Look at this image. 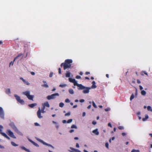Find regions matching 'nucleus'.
<instances>
[{
  "mask_svg": "<svg viewBox=\"0 0 152 152\" xmlns=\"http://www.w3.org/2000/svg\"><path fill=\"white\" fill-rule=\"evenodd\" d=\"M92 132L96 135H98L99 134V132L98 131V129H97L93 130Z\"/></svg>",
  "mask_w": 152,
  "mask_h": 152,
  "instance_id": "nucleus-16",
  "label": "nucleus"
},
{
  "mask_svg": "<svg viewBox=\"0 0 152 152\" xmlns=\"http://www.w3.org/2000/svg\"><path fill=\"white\" fill-rule=\"evenodd\" d=\"M79 138L78 137H76L74 138V139L75 140H78Z\"/></svg>",
  "mask_w": 152,
  "mask_h": 152,
  "instance_id": "nucleus-63",
  "label": "nucleus"
},
{
  "mask_svg": "<svg viewBox=\"0 0 152 152\" xmlns=\"http://www.w3.org/2000/svg\"><path fill=\"white\" fill-rule=\"evenodd\" d=\"M34 125L35 126H40V125L37 123H35Z\"/></svg>",
  "mask_w": 152,
  "mask_h": 152,
  "instance_id": "nucleus-42",
  "label": "nucleus"
},
{
  "mask_svg": "<svg viewBox=\"0 0 152 152\" xmlns=\"http://www.w3.org/2000/svg\"><path fill=\"white\" fill-rule=\"evenodd\" d=\"M4 148H5L4 146L0 145V148L4 149Z\"/></svg>",
  "mask_w": 152,
  "mask_h": 152,
  "instance_id": "nucleus-53",
  "label": "nucleus"
},
{
  "mask_svg": "<svg viewBox=\"0 0 152 152\" xmlns=\"http://www.w3.org/2000/svg\"><path fill=\"white\" fill-rule=\"evenodd\" d=\"M53 73L52 72H51L50 73V75H49V77H52L53 76Z\"/></svg>",
  "mask_w": 152,
  "mask_h": 152,
  "instance_id": "nucleus-48",
  "label": "nucleus"
},
{
  "mask_svg": "<svg viewBox=\"0 0 152 152\" xmlns=\"http://www.w3.org/2000/svg\"><path fill=\"white\" fill-rule=\"evenodd\" d=\"M141 94L142 95L145 96L146 94V92L144 90H142L141 91Z\"/></svg>",
  "mask_w": 152,
  "mask_h": 152,
  "instance_id": "nucleus-29",
  "label": "nucleus"
},
{
  "mask_svg": "<svg viewBox=\"0 0 152 152\" xmlns=\"http://www.w3.org/2000/svg\"><path fill=\"white\" fill-rule=\"evenodd\" d=\"M70 115V112H68L65 114V116H69Z\"/></svg>",
  "mask_w": 152,
  "mask_h": 152,
  "instance_id": "nucleus-38",
  "label": "nucleus"
},
{
  "mask_svg": "<svg viewBox=\"0 0 152 152\" xmlns=\"http://www.w3.org/2000/svg\"><path fill=\"white\" fill-rule=\"evenodd\" d=\"M23 82L25 84L27 85H29L30 84V83L28 82V81H27L26 80H23Z\"/></svg>",
  "mask_w": 152,
  "mask_h": 152,
  "instance_id": "nucleus-25",
  "label": "nucleus"
},
{
  "mask_svg": "<svg viewBox=\"0 0 152 152\" xmlns=\"http://www.w3.org/2000/svg\"><path fill=\"white\" fill-rule=\"evenodd\" d=\"M28 140L31 142L32 144H33L35 146H36L37 147H39V145L37 144V143H35V142H34L33 141L31 140V139H28Z\"/></svg>",
  "mask_w": 152,
  "mask_h": 152,
  "instance_id": "nucleus-14",
  "label": "nucleus"
},
{
  "mask_svg": "<svg viewBox=\"0 0 152 152\" xmlns=\"http://www.w3.org/2000/svg\"><path fill=\"white\" fill-rule=\"evenodd\" d=\"M6 93L8 95H10L11 94V91L9 88H7L6 91Z\"/></svg>",
  "mask_w": 152,
  "mask_h": 152,
  "instance_id": "nucleus-21",
  "label": "nucleus"
},
{
  "mask_svg": "<svg viewBox=\"0 0 152 152\" xmlns=\"http://www.w3.org/2000/svg\"><path fill=\"white\" fill-rule=\"evenodd\" d=\"M37 105V104L36 103H35L31 104H30L28 105V106L31 107H34L36 106Z\"/></svg>",
  "mask_w": 152,
  "mask_h": 152,
  "instance_id": "nucleus-23",
  "label": "nucleus"
},
{
  "mask_svg": "<svg viewBox=\"0 0 152 152\" xmlns=\"http://www.w3.org/2000/svg\"><path fill=\"white\" fill-rule=\"evenodd\" d=\"M134 95L133 94H132V95L131 96L130 98V100L131 101L132 99H133L134 98Z\"/></svg>",
  "mask_w": 152,
  "mask_h": 152,
  "instance_id": "nucleus-35",
  "label": "nucleus"
},
{
  "mask_svg": "<svg viewBox=\"0 0 152 152\" xmlns=\"http://www.w3.org/2000/svg\"><path fill=\"white\" fill-rule=\"evenodd\" d=\"M64 104L63 102H61L59 104V106L60 107H64Z\"/></svg>",
  "mask_w": 152,
  "mask_h": 152,
  "instance_id": "nucleus-32",
  "label": "nucleus"
},
{
  "mask_svg": "<svg viewBox=\"0 0 152 152\" xmlns=\"http://www.w3.org/2000/svg\"><path fill=\"white\" fill-rule=\"evenodd\" d=\"M140 89V90H142L143 89V87L140 85L139 86Z\"/></svg>",
  "mask_w": 152,
  "mask_h": 152,
  "instance_id": "nucleus-52",
  "label": "nucleus"
},
{
  "mask_svg": "<svg viewBox=\"0 0 152 152\" xmlns=\"http://www.w3.org/2000/svg\"><path fill=\"white\" fill-rule=\"evenodd\" d=\"M67 86V84H61L59 85V86L61 88H64Z\"/></svg>",
  "mask_w": 152,
  "mask_h": 152,
  "instance_id": "nucleus-27",
  "label": "nucleus"
},
{
  "mask_svg": "<svg viewBox=\"0 0 152 152\" xmlns=\"http://www.w3.org/2000/svg\"><path fill=\"white\" fill-rule=\"evenodd\" d=\"M0 117L2 119H4V113L3 108L0 107Z\"/></svg>",
  "mask_w": 152,
  "mask_h": 152,
  "instance_id": "nucleus-11",
  "label": "nucleus"
},
{
  "mask_svg": "<svg viewBox=\"0 0 152 152\" xmlns=\"http://www.w3.org/2000/svg\"><path fill=\"white\" fill-rule=\"evenodd\" d=\"M9 125L18 134L21 136L23 135L22 133L18 130L17 128L15 126L14 123L11 122L9 124Z\"/></svg>",
  "mask_w": 152,
  "mask_h": 152,
  "instance_id": "nucleus-3",
  "label": "nucleus"
},
{
  "mask_svg": "<svg viewBox=\"0 0 152 152\" xmlns=\"http://www.w3.org/2000/svg\"><path fill=\"white\" fill-rule=\"evenodd\" d=\"M69 81L71 83H74V86H76L77 87L78 86V85L80 84H79L77 83V81L74 79L72 78H69Z\"/></svg>",
  "mask_w": 152,
  "mask_h": 152,
  "instance_id": "nucleus-12",
  "label": "nucleus"
},
{
  "mask_svg": "<svg viewBox=\"0 0 152 152\" xmlns=\"http://www.w3.org/2000/svg\"><path fill=\"white\" fill-rule=\"evenodd\" d=\"M59 95L58 93H56L51 94L50 95L48 96L47 97V98L48 100H50L52 99H54L56 98V96H58Z\"/></svg>",
  "mask_w": 152,
  "mask_h": 152,
  "instance_id": "nucleus-5",
  "label": "nucleus"
},
{
  "mask_svg": "<svg viewBox=\"0 0 152 152\" xmlns=\"http://www.w3.org/2000/svg\"><path fill=\"white\" fill-rule=\"evenodd\" d=\"M20 80H22L23 82V80H25V79H23V78L22 77H20Z\"/></svg>",
  "mask_w": 152,
  "mask_h": 152,
  "instance_id": "nucleus-62",
  "label": "nucleus"
},
{
  "mask_svg": "<svg viewBox=\"0 0 152 152\" xmlns=\"http://www.w3.org/2000/svg\"><path fill=\"white\" fill-rule=\"evenodd\" d=\"M43 82L45 84L43 85H42V86L45 88H48V85L47 84L46 81H43Z\"/></svg>",
  "mask_w": 152,
  "mask_h": 152,
  "instance_id": "nucleus-20",
  "label": "nucleus"
},
{
  "mask_svg": "<svg viewBox=\"0 0 152 152\" xmlns=\"http://www.w3.org/2000/svg\"><path fill=\"white\" fill-rule=\"evenodd\" d=\"M62 122L64 124H65L66 122V120H63L62 121Z\"/></svg>",
  "mask_w": 152,
  "mask_h": 152,
  "instance_id": "nucleus-58",
  "label": "nucleus"
},
{
  "mask_svg": "<svg viewBox=\"0 0 152 152\" xmlns=\"http://www.w3.org/2000/svg\"><path fill=\"white\" fill-rule=\"evenodd\" d=\"M108 125L109 126H110V127H112V125L110 123H109L108 124Z\"/></svg>",
  "mask_w": 152,
  "mask_h": 152,
  "instance_id": "nucleus-54",
  "label": "nucleus"
},
{
  "mask_svg": "<svg viewBox=\"0 0 152 152\" xmlns=\"http://www.w3.org/2000/svg\"><path fill=\"white\" fill-rule=\"evenodd\" d=\"M58 73L59 74L61 73V69L60 68L58 69Z\"/></svg>",
  "mask_w": 152,
  "mask_h": 152,
  "instance_id": "nucleus-51",
  "label": "nucleus"
},
{
  "mask_svg": "<svg viewBox=\"0 0 152 152\" xmlns=\"http://www.w3.org/2000/svg\"><path fill=\"white\" fill-rule=\"evenodd\" d=\"M4 127L2 125H0V134L2 136L6 137L8 140H10V138L5 133L2 132Z\"/></svg>",
  "mask_w": 152,
  "mask_h": 152,
  "instance_id": "nucleus-9",
  "label": "nucleus"
},
{
  "mask_svg": "<svg viewBox=\"0 0 152 152\" xmlns=\"http://www.w3.org/2000/svg\"><path fill=\"white\" fill-rule=\"evenodd\" d=\"M36 138V139L39 142H40L41 143H42L43 145H47V146H48L49 147H50L52 148L53 149H54V147L53 146H52V145H51L50 144H49L48 143H47L45 142L42 140H41V139H39V138Z\"/></svg>",
  "mask_w": 152,
  "mask_h": 152,
  "instance_id": "nucleus-6",
  "label": "nucleus"
},
{
  "mask_svg": "<svg viewBox=\"0 0 152 152\" xmlns=\"http://www.w3.org/2000/svg\"><path fill=\"white\" fill-rule=\"evenodd\" d=\"M91 107V105H89L88 107H87V108L88 109H90Z\"/></svg>",
  "mask_w": 152,
  "mask_h": 152,
  "instance_id": "nucleus-61",
  "label": "nucleus"
},
{
  "mask_svg": "<svg viewBox=\"0 0 152 152\" xmlns=\"http://www.w3.org/2000/svg\"><path fill=\"white\" fill-rule=\"evenodd\" d=\"M131 152H140V151L139 150H135L133 149L132 150Z\"/></svg>",
  "mask_w": 152,
  "mask_h": 152,
  "instance_id": "nucleus-33",
  "label": "nucleus"
},
{
  "mask_svg": "<svg viewBox=\"0 0 152 152\" xmlns=\"http://www.w3.org/2000/svg\"><path fill=\"white\" fill-rule=\"evenodd\" d=\"M11 144L12 145L15 147L18 146V145L17 144H16L15 142H11Z\"/></svg>",
  "mask_w": 152,
  "mask_h": 152,
  "instance_id": "nucleus-28",
  "label": "nucleus"
},
{
  "mask_svg": "<svg viewBox=\"0 0 152 152\" xmlns=\"http://www.w3.org/2000/svg\"><path fill=\"white\" fill-rule=\"evenodd\" d=\"M71 128L72 129L74 128V129H77V126L74 124H73L72 125V126H71Z\"/></svg>",
  "mask_w": 152,
  "mask_h": 152,
  "instance_id": "nucleus-30",
  "label": "nucleus"
},
{
  "mask_svg": "<svg viewBox=\"0 0 152 152\" xmlns=\"http://www.w3.org/2000/svg\"><path fill=\"white\" fill-rule=\"evenodd\" d=\"M70 102V101L68 99H66L65 100V102L66 103H69Z\"/></svg>",
  "mask_w": 152,
  "mask_h": 152,
  "instance_id": "nucleus-39",
  "label": "nucleus"
},
{
  "mask_svg": "<svg viewBox=\"0 0 152 152\" xmlns=\"http://www.w3.org/2000/svg\"><path fill=\"white\" fill-rule=\"evenodd\" d=\"M147 108L148 111L152 112V109L150 106H148L147 107Z\"/></svg>",
  "mask_w": 152,
  "mask_h": 152,
  "instance_id": "nucleus-31",
  "label": "nucleus"
},
{
  "mask_svg": "<svg viewBox=\"0 0 152 152\" xmlns=\"http://www.w3.org/2000/svg\"><path fill=\"white\" fill-rule=\"evenodd\" d=\"M110 108L108 107L105 109V110L106 111H110Z\"/></svg>",
  "mask_w": 152,
  "mask_h": 152,
  "instance_id": "nucleus-40",
  "label": "nucleus"
},
{
  "mask_svg": "<svg viewBox=\"0 0 152 152\" xmlns=\"http://www.w3.org/2000/svg\"><path fill=\"white\" fill-rule=\"evenodd\" d=\"M92 85L91 88H96V86L95 85L96 83L95 81H93L92 82Z\"/></svg>",
  "mask_w": 152,
  "mask_h": 152,
  "instance_id": "nucleus-19",
  "label": "nucleus"
},
{
  "mask_svg": "<svg viewBox=\"0 0 152 152\" xmlns=\"http://www.w3.org/2000/svg\"><path fill=\"white\" fill-rule=\"evenodd\" d=\"M31 74L32 75H35V73L34 72H31Z\"/></svg>",
  "mask_w": 152,
  "mask_h": 152,
  "instance_id": "nucleus-57",
  "label": "nucleus"
},
{
  "mask_svg": "<svg viewBox=\"0 0 152 152\" xmlns=\"http://www.w3.org/2000/svg\"><path fill=\"white\" fill-rule=\"evenodd\" d=\"M74 132V129H71L69 131V132L70 133H72L73 132Z\"/></svg>",
  "mask_w": 152,
  "mask_h": 152,
  "instance_id": "nucleus-49",
  "label": "nucleus"
},
{
  "mask_svg": "<svg viewBox=\"0 0 152 152\" xmlns=\"http://www.w3.org/2000/svg\"><path fill=\"white\" fill-rule=\"evenodd\" d=\"M72 62V59H66L64 63H62L61 65V67L62 66L64 65V69L65 70L67 68H69L71 67V63Z\"/></svg>",
  "mask_w": 152,
  "mask_h": 152,
  "instance_id": "nucleus-1",
  "label": "nucleus"
},
{
  "mask_svg": "<svg viewBox=\"0 0 152 152\" xmlns=\"http://www.w3.org/2000/svg\"><path fill=\"white\" fill-rule=\"evenodd\" d=\"M76 78L77 79H80L81 78V77L79 75H77L76 77Z\"/></svg>",
  "mask_w": 152,
  "mask_h": 152,
  "instance_id": "nucleus-47",
  "label": "nucleus"
},
{
  "mask_svg": "<svg viewBox=\"0 0 152 152\" xmlns=\"http://www.w3.org/2000/svg\"><path fill=\"white\" fill-rule=\"evenodd\" d=\"M105 145L106 147L108 149L109 148V144H108V142L106 143Z\"/></svg>",
  "mask_w": 152,
  "mask_h": 152,
  "instance_id": "nucleus-41",
  "label": "nucleus"
},
{
  "mask_svg": "<svg viewBox=\"0 0 152 152\" xmlns=\"http://www.w3.org/2000/svg\"><path fill=\"white\" fill-rule=\"evenodd\" d=\"M42 106H43V107L41 109L45 110V106L44 105H42Z\"/></svg>",
  "mask_w": 152,
  "mask_h": 152,
  "instance_id": "nucleus-55",
  "label": "nucleus"
},
{
  "mask_svg": "<svg viewBox=\"0 0 152 152\" xmlns=\"http://www.w3.org/2000/svg\"><path fill=\"white\" fill-rule=\"evenodd\" d=\"M137 83H141L140 81L139 80H137Z\"/></svg>",
  "mask_w": 152,
  "mask_h": 152,
  "instance_id": "nucleus-59",
  "label": "nucleus"
},
{
  "mask_svg": "<svg viewBox=\"0 0 152 152\" xmlns=\"http://www.w3.org/2000/svg\"><path fill=\"white\" fill-rule=\"evenodd\" d=\"M22 55V54H21V53H20V54H19L18 56H16V58H18V57H19L21 56Z\"/></svg>",
  "mask_w": 152,
  "mask_h": 152,
  "instance_id": "nucleus-46",
  "label": "nucleus"
},
{
  "mask_svg": "<svg viewBox=\"0 0 152 152\" xmlns=\"http://www.w3.org/2000/svg\"><path fill=\"white\" fill-rule=\"evenodd\" d=\"M122 134L123 136H125L126 135V134L124 132L122 133Z\"/></svg>",
  "mask_w": 152,
  "mask_h": 152,
  "instance_id": "nucleus-60",
  "label": "nucleus"
},
{
  "mask_svg": "<svg viewBox=\"0 0 152 152\" xmlns=\"http://www.w3.org/2000/svg\"><path fill=\"white\" fill-rule=\"evenodd\" d=\"M45 110L41 109L39 107V110L37 112V115L39 118H43V116L41 115V113H45Z\"/></svg>",
  "mask_w": 152,
  "mask_h": 152,
  "instance_id": "nucleus-7",
  "label": "nucleus"
},
{
  "mask_svg": "<svg viewBox=\"0 0 152 152\" xmlns=\"http://www.w3.org/2000/svg\"><path fill=\"white\" fill-rule=\"evenodd\" d=\"M118 128L122 130L124 129V127L123 126H120L118 127Z\"/></svg>",
  "mask_w": 152,
  "mask_h": 152,
  "instance_id": "nucleus-37",
  "label": "nucleus"
},
{
  "mask_svg": "<svg viewBox=\"0 0 152 152\" xmlns=\"http://www.w3.org/2000/svg\"><path fill=\"white\" fill-rule=\"evenodd\" d=\"M78 88L79 90H83V92L84 94H88L91 88L84 86L81 84L78 85Z\"/></svg>",
  "mask_w": 152,
  "mask_h": 152,
  "instance_id": "nucleus-2",
  "label": "nucleus"
},
{
  "mask_svg": "<svg viewBox=\"0 0 152 152\" xmlns=\"http://www.w3.org/2000/svg\"><path fill=\"white\" fill-rule=\"evenodd\" d=\"M92 105L95 108H96L97 107V106L96 105L94 101L92 102Z\"/></svg>",
  "mask_w": 152,
  "mask_h": 152,
  "instance_id": "nucleus-34",
  "label": "nucleus"
},
{
  "mask_svg": "<svg viewBox=\"0 0 152 152\" xmlns=\"http://www.w3.org/2000/svg\"><path fill=\"white\" fill-rule=\"evenodd\" d=\"M143 72L144 73V74H145L147 76L148 75V74L145 71H143Z\"/></svg>",
  "mask_w": 152,
  "mask_h": 152,
  "instance_id": "nucleus-64",
  "label": "nucleus"
},
{
  "mask_svg": "<svg viewBox=\"0 0 152 152\" xmlns=\"http://www.w3.org/2000/svg\"><path fill=\"white\" fill-rule=\"evenodd\" d=\"M70 73L68 71L66 72V77H70Z\"/></svg>",
  "mask_w": 152,
  "mask_h": 152,
  "instance_id": "nucleus-26",
  "label": "nucleus"
},
{
  "mask_svg": "<svg viewBox=\"0 0 152 152\" xmlns=\"http://www.w3.org/2000/svg\"><path fill=\"white\" fill-rule=\"evenodd\" d=\"M52 123L55 125V127L56 129H58L59 128V125L57 122L53 121H52Z\"/></svg>",
  "mask_w": 152,
  "mask_h": 152,
  "instance_id": "nucleus-15",
  "label": "nucleus"
},
{
  "mask_svg": "<svg viewBox=\"0 0 152 152\" xmlns=\"http://www.w3.org/2000/svg\"><path fill=\"white\" fill-rule=\"evenodd\" d=\"M148 118V115H145V118H143L142 119V120L143 121H146Z\"/></svg>",
  "mask_w": 152,
  "mask_h": 152,
  "instance_id": "nucleus-24",
  "label": "nucleus"
},
{
  "mask_svg": "<svg viewBox=\"0 0 152 152\" xmlns=\"http://www.w3.org/2000/svg\"><path fill=\"white\" fill-rule=\"evenodd\" d=\"M14 64V61H11L9 67H10V66H13Z\"/></svg>",
  "mask_w": 152,
  "mask_h": 152,
  "instance_id": "nucleus-43",
  "label": "nucleus"
},
{
  "mask_svg": "<svg viewBox=\"0 0 152 152\" xmlns=\"http://www.w3.org/2000/svg\"><path fill=\"white\" fill-rule=\"evenodd\" d=\"M86 113L85 112H84L83 113L82 116L83 117H84L86 115Z\"/></svg>",
  "mask_w": 152,
  "mask_h": 152,
  "instance_id": "nucleus-56",
  "label": "nucleus"
},
{
  "mask_svg": "<svg viewBox=\"0 0 152 152\" xmlns=\"http://www.w3.org/2000/svg\"><path fill=\"white\" fill-rule=\"evenodd\" d=\"M92 124L94 125H95L96 124V122L95 121H93L92 123Z\"/></svg>",
  "mask_w": 152,
  "mask_h": 152,
  "instance_id": "nucleus-45",
  "label": "nucleus"
},
{
  "mask_svg": "<svg viewBox=\"0 0 152 152\" xmlns=\"http://www.w3.org/2000/svg\"><path fill=\"white\" fill-rule=\"evenodd\" d=\"M42 105H44L46 107H50V105L49 104V103L48 102H45L44 103H42Z\"/></svg>",
  "mask_w": 152,
  "mask_h": 152,
  "instance_id": "nucleus-18",
  "label": "nucleus"
},
{
  "mask_svg": "<svg viewBox=\"0 0 152 152\" xmlns=\"http://www.w3.org/2000/svg\"><path fill=\"white\" fill-rule=\"evenodd\" d=\"M20 148H21L22 149L25 150L27 152H31L28 149L26 148L25 147L23 146H20Z\"/></svg>",
  "mask_w": 152,
  "mask_h": 152,
  "instance_id": "nucleus-17",
  "label": "nucleus"
},
{
  "mask_svg": "<svg viewBox=\"0 0 152 152\" xmlns=\"http://www.w3.org/2000/svg\"><path fill=\"white\" fill-rule=\"evenodd\" d=\"M76 147L78 148H79V144L78 143H76Z\"/></svg>",
  "mask_w": 152,
  "mask_h": 152,
  "instance_id": "nucleus-44",
  "label": "nucleus"
},
{
  "mask_svg": "<svg viewBox=\"0 0 152 152\" xmlns=\"http://www.w3.org/2000/svg\"><path fill=\"white\" fill-rule=\"evenodd\" d=\"M7 134L10 137L14 139H16V137L14 135L13 132L10 129H8L6 131Z\"/></svg>",
  "mask_w": 152,
  "mask_h": 152,
  "instance_id": "nucleus-8",
  "label": "nucleus"
},
{
  "mask_svg": "<svg viewBox=\"0 0 152 152\" xmlns=\"http://www.w3.org/2000/svg\"><path fill=\"white\" fill-rule=\"evenodd\" d=\"M14 96L16 100L21 104H24V101L23 100L20 99V97L17 94H15Z\"/></svg>",
  "mask_w": 152,
  "mask_h": 152,
  "instance_id": "nucleus-10",
  "label": "nucleus"
},
{
  "mask_svg": "<svg viewBox=\"0 0 152 152\" xmlns=\"http://www.w3.org/2000/svg\"><path fill=\"white\" fill-rule=\"evenodd\" d=\"M85 101V100L84 99H81L80 100V102H83Z\"/></svg>",
  "mask_w": 152,
  "mask_h": 152,
  "instance_id": "nucleus-50",
  "label": "nucleus"
},
{
  "mask_svg": "<svg viewBox=\"0 0 152 152\" xmlns=\"http://www.w3.org/2000/svg\"><path fill=\"white\" fill-rule=\"evenodd\" d=\"M22 94L26 96L29 99L32 100H33V98L34 97V96L30 95V92L29 91H26L25 92H23L22 93Z\"/></svg>",
  "mask_w": 152,
  "mask_h": 152,
  "instance_id": "nucleus-4",
  "label": "nucleus"
},
{
  "mask_svg": "<svg viewBox=\"0 0 152 152\" xmlns=\"http://www.w3.org/2000/svg\"><path fill=\"white\" fill-rule=\"evenodd\" d=\"M69 93L71 94H73L74 93V90L72 88L69 89Z\"/></svg>",
  "mask_w": 152,
  "mask_h": 152,
  "instance_id": "nucleus-22",
  "label": "nucleus"
},
{
  "mask_svg": "<svg viewBox=\"0 0 152 152\" xmlns=\"http://www.w3.org/2000/svg\"><path fill=\"white\" fill-rule=\"evenodd\" d=\"M72 119H70L68 120L67 122V123H70L72 122Z\"/></svg>",
  "mask_w": 152,
  "mask_h": 152,
  "instance_id": "nucleus-36",
  "label": "nucleus"
},
{
  "mask_svg": "<svg viewBox=\"0 0 152 152\" xmlns=\"http://www.w3.org/2000/svg\"><path fill=\"white\" fill-rule=\"evenodd\" d=\"M70 150H68V151L70 152H81L79 150L72 147L70 148Z\"/></svg>",
  "mask_w": 152,
  "mask_h": 152,
  "instance_id": "nucleus-13",
  "label": "nucleus"
}]
</instances>
